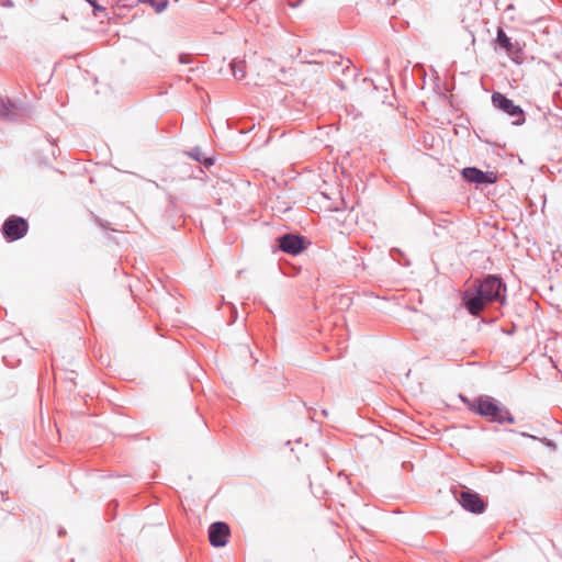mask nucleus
Returning a JSON list of instances; mask_svg holds the SVG:
<instances>
[{"mask_svg": "<svg viewBox=\"0 0 562 562\" xmlns=\"http://www.w3.org/2000/svg\"><path fill=\"white\" fill-rule=\"evenodd\" d=\"M460 305L471 316L479 317L482 312L497 304L503 306L507 302V285L498 274H485L460 293Z\"/></svg>", "mask_w": 562, "mask_h": 562, "instance_id": "nucleus-1", "label": "nucleus"}, {"mask_svg": "<svg viewBox=\"0 0 562 562\" xmlns=\"http://www.w3.org/2000/svg\"><path fill=\"white\" fill-rule=\"evenodd\" d=\"M471 412L487 419L490 423L499 425L514 424L516 422L514 415L502 402L486 394H481L474 398Z\"/></svg>", "mask_w": 562, "mask_h": 562, "instance_id": "nucleus-2", "label": "nucleus"}, {"mask_svg": "<svg viewBox=\"0 0 562 562\" xmlns=\"http://www.w3.org/2000/svg\"><path fill=\"white\" fill-rule=\"evenodd\" d=\"M311 244L312 241L306 236L290 232L277 236L272 248L273 252L282 251L291 256H299L306 250Z\"/></svg>", "mask_w": 562, "mask_h": 562, "instance_id": "nucleus-3", "label": "nucleus"}, {"mask_svg": "<svg viewBox=\"0 0 562 562\" xmlns=\"http://www.w3.org/2000/svg\"><path fill=\"white\" fill-rule=\"evenodd\" d=\"M451 493L460 506L472 514H483L487 507L486 501L475 491L458 485L451 487Z\"/></svg>", "mask_w": 562, "mask_h": 562, "instance_id": "nucleus-4", "label": "nucleus"}, {"mask_svg": "<svg viewBox=\"0 0 562 562\" xmlns=\"http://www.w3.org/2000/svg\"><path fill=\"white\" fill-rule=\"evenodd\" d=\"M492 104L498 111L507 114L513 119L512 124L515 126H520L525 123L526 116L525 111L518 104H515L512 99H509L506 94L494 91L491 97Z\"/></svg>", "mask_w": 562, "mask_h": 562, "instance_id": "nucleus-5", "label": "nucleus"}, {"mask_svg": "<svg viewBox=\"0 0 562 562\" xmlns=\"http://www.w3.org/2000/svg\"><path fill=\"white\" fill-rule=\"evenodd\" d=\"M30 225L25 217L9 215L1 225V234L5 241L13 243L26 236Z\"/></svg>", "mask_w": 562, "mask_h": 562, "instance_id": "nucleus-6", "label": "nucleus"}, {"mask_svg": "<svg viewBox=\"0 0 562 562\" xmlns=\"http://www.w3.org/2000/svg\"><path fill=\"white\" fill-rule=\"evenodd\" d=\"M493 45L495 52H504L514 63H521L524 52L520 44L508 36L503 27H497Z\"/></svg>", "mask_w": 562, "mask_h": 562, "instance_id": "nucleus-7", "label": "nucleus"}, {"mask_svg": "<svg viewBox=\"0 0 562 562\" xmlns=\"http://www.w3.org/2000/svg\"><path fill=\"white\" fill-rule=\"evenodd\" d=\"M209 541L214 548L225 547L231 536V528L224 521H214L209 526Z\"/></svg>", "mask_w": 562, "mask_h": 562, "instance_id": "nucleus-8", "label": "nucleus"}, {"mask_svg": "<svg viewBox=\"0 0 562 562\" xmlns=\"http://www.w3.org/2000/svg\"><path fill=\"white\" fill-rule=\"evenodd\" d=\"M461 175L465 181L476 184H493L497 180L494 172L483 171L477 167H465L462 169Z\"/></svg>", "mask_w": 562, "mask_h": 562, "instance_id": "nucleus-9", "label": "nucleus"}, {"mask_svg": "<svg viewBox=\"0 0 562 562\" xmlns=\"http://www.w3.org/2000/svg\"><path fill=\"white\" fill-rule=\"evenodd\" d=\"M318 54H328L333 57V59L321 63L322 65H325L331 72L340 71L341 74L347 75L352 68V61L350 59H345L342 56L336 54L335 52L321 49Z\"/></svg>", "mask_w": 562, "mask_h": 562, "instance_id": "nucleus-10", "label": "nucleus"}, {"mask_svg": "<svg viewBox=\"0 0 562 562\" xmlns=\"http://www.w3.org/2000/svg\"><path fill=\"white\" fill-rule=\"evenodd\" d=\"M23 110L21 102L13 101L10 98L0 99V120L8 122H18L19 112Z\"/></svg>", "mask_w": 562, "mask_h": 562, "instance_id": "nucleus-11", "label": "nucleus"}, {"mask_svg": "<svg viewBox=\"0 0 562 562\" xmlns=\"http://www.w3.org/2000/svg\"><path fill=\"white\" fill-rule=\"evenodd\" d=\"M139 3L149 5L155 13H162L169 5V0H117V7L133 8Z\"/></svg>", "mask_w": 562, "mask_h": 562, "instance_id": "nucleus-12", "label": "nucleus"}, {"mask_svg": "<svg viewBox=\"0 0 562 562\" xmlns=\"http://www.w3.org/2000/svg\"><path fill=\"white\" fill-rule=\"evenodd\" d=\"M416 207L420 214H424L425 216H427L432 222L434 225L438 226V228H445L446 224L450 223L449 220H447L445 217L437 216L434 212L426 211V210L422 209L420 206H416Z\"/></svg>", "mask_w": 562, "mask_h": 562, "instance_id": "nucleus-13", "label": "nucleus"}, {"mask_svg": "<svg viewBox=\"0 0 562 562\" xmlns=\"http://www.w3.org/2000/svg\"><path fill=\"white\" fill-rule=\"evenodd\" d=\"M279 269L282 274L288 276V277H294L300 272L301 267H297L293 263L284 261V262H279Z\"/></svg>", "mask_w": 562, "mask_h": 562, "instance_id": "nucleus-14", "label": "nucleus"}, {"mask_svg": "<svg viewBox=\"0 0 562 562\" xmlns=\"http://www.w3.org/2000/svg\"><path fill=\"white\" fill-rule=\"evenodd\" d=\"M231 69H232V72H233V76L235 77V79L237 80H241L246 72H245V66H244V61H236V60H233L231 63Z\"/></svg>", "mask_w": 562, "mask_h": 562, "instance_id": "nucleus-15", "label": "nucleus"}, {"mask_svg": "<svg viewBox=\"0 0 562 562\" xmlns=\"http://www.w3.org/2000/svg\"><path fill=\"white\" fill-rule=\"evenodd\" d=\"M186 154L198 162H200L205 155L199 146L191 148L190 150L186 151Z\"/></svg>", "mask_w": 562, "mask_h": 562, "instance_id": "nucleus-16", "label": "nucleus"}, {"mask_svg": "<svg viewBox=\"0 0 562 562\" xmlns=\"http://www.w3.org/2000/svg\"><path fill=\"white\" fill-rule=\"evenodd\" d=\"M85 1L91 5L94 15H97L99 12L105 11V8L102 7L101 4H99L97 0H85Z\"/></svg>", "mask_w": 562, "mask_h": 562, "instance_id": "nucleus-17", "label": "nucleus"}, {"mask_svg": "<svg viewBox=\"0 0 562 562\" xmlns=\"http://www.w3.org/2000/svg\"><path fill=\"white\" fill-rule=\"evenodd\" d=\"M178 60L180 64L189 65L193 61V56L189 53H180L178 56Z\"/></svg>", "mask_w": 562, "mask_h": 562, "instance_id": "nucleus-18", "label": "nucleus"}, {"mask_svg": "<svg viewBox=\"0 0 562 562\" xmlns=\"http://www.w3.org/2000/svg\"><path fill=\"white\" fill-rule=\"evenodd\" d=\"M216 159L212 156H203V158L201 159L200 164H202L203 166L205 167H211L215 164Z\"/></svg>", "mask_w": 562, "mask_h": 562, "instance_id": "nucleus-19", "label": "nucleus"}, {"mask_svg": "<svg viewBox=\"0 0 562 562\" xmlns=\"http://www.w3.org/2000/svg\"><path fill=\"white\" fill-rule=\"evenodd\" d=\"M459 398L467 405L468 409L471 412V405L474 403V398L470 400L468 396L463 394H459Z\"/></svg>", "mask_w": 562, "mask_h": 562, "instance_id": "nucleus-20", "label": "nucleus"}, {"mask_svg": "<svg viewBox=\"0 0 562 562\" xmlns=\"http://www.w3.org/2000/svg\"><path fill=\"white\" fill-rule=\"evenodd\" d=\"M0 7L2 8H13L14 3L12 0H0Z\"/></svg>", "mask_w": 562, "mask_h": 562, "instance_id": "nucleus-21", "label": "nucleus"}, {"mask_svg": "<svg viewBox=\"0 0 562 562\" xmlns=\"http://www.w3.org/2000/svg\"><path fill=\"white\" fill-rule=\"evenodd\" d=\"M395 254H398L400 256L404 257V254L401 251V249L393 248V249L391 250V255H392V257H393L395 260H397V259H396V257H395Z\"/></svg>", "mask_w": 562, "mask_h": 562, "instance_id": "nucleus-22", "label": "nucleus"}, {"mask_svg": "<svg viewBox=\"0 0 562 562\" xmlns=\"http://www.w3.org/2000/svg\"><path fill=\"white\" fill-rule=\"evenodd\" d=\"M519 435H520L521 437H527V438H531V439H537V437H536V436H532V435L527 434V432H522V431H521V432H519Z\"/></svg>", "mask_w": 562, "mask_h": 562, "instance_id": "nucleus-23", "label": "nucleus"}, {"mask_svg": "<svg viewBox=\"0 0 562 562\" xmlns=\"http://www.w3.org/2000/svg\"><path fill=\"white\" fill-rule=\"evenodd\" d=\"M65 535H66V529H65V528H63V527H59V529H58V536H59V537H63V536H65Z\"/></svg>", "mask_w": 562, "mask_h": 562, "instance_id": "nucleus-24", "label": "nucleus"}, {"mask_svg": "<svg viewBox=\"0 0 562 562\" xmlns=\"http://www.w3.org/2000/svg\"><path fill=\"white\" fill-rule=\"evenodd\" d=\"M302 1H303V0H297L295 3H293V4H292V7H294V8H295V7L300 5Z\"/></svg>", "mask_w": 562, "mask_h": 562, "instance_id": "nucleus-25", "label": "nucleus"}, {"mask_svg": "<svg viewBox=\"0 0 562 562\" xmlns=\"http://www.w3.org/2000/svg\"><path fill=\"white\" fill-rule=\"evenodd\" d=\"M339 87H340L341 89H344V88H345V86H344V83H342L341 81H339Z\"/></svg>", "mask_w": 562, "mask_h": 562, "instance_id": "nucleus-26", "label": "nucleus"}, {"mask_svg": "<svg viewBox=\"0 0 562 562\" xmlns=\"http://www.w3.org/2000/svg\"><path fill=\"white\" fill-rule=\"evenodd\" d=\"M98 223L100 226L104 227L103 223L101 222V220H98Z\"/></svg>", "mask_w": 562, "mask_h": 562, "instance_id": "nucleus-27", "label": "nucleus"}, {"mask_svg": "<svg viewBox=\"0 0 562 562\" xmlns=\"http://www.w3.org/2000/svg\"><path fill=\"white\" fill-rule=\"evenodd\" d=\"M404 266H408L409 265V261L407 259H405V262L403 263Z\"/></svg>", "mask_w": 562, "mask_h": 562, "instance_id": "nucleus-28", "label": "nucleus"}, {"mask_svg": "<svg viewBox=\"0 0 562 562\" xmlns=\"http://www.w3.org/2000/svg\"><path fill=\"white\" fill-rule=\"evenodd\" d=\"M357 76H358V74L356 71H353L352 77L356 78Z\"/></svg>", "mask_w": 562, "mask_h": 562, "instance_id": "nucleus-29", "label": "nucleus"}, {"mask_svg": "<svg viewBox=\"0 0 562 562\" xmlns=\"http://www.w3.org/2000/svg\"><path fill=\"white\" fill-rule=\"evenodd\" d=\"M235 316L237 315V308L234 306Z\"/></svg>", "mask_w": 562, "mask_h": 562, "instance_id": "nucleus-30", "label": "nucleus"}, {"mask_svg": "<svg viewBox=\"0 0 562 562\" xmlns=\"http://www.w3.org/2000/svg\"><path fill=\"white\" fill-rule=\"evenodd\" d=\"M290 445H291V441H290V440H288V441L285 442V446H290Z\"/></svg>", "mask_w": 562, "mask_h": 562, "instance_id": "nucleus-31", "label": "nucleus"}, {"mask_svg": "<svg viewBox=\"0 0 562 562\" xmlns=\"http://www.w3.org/2000/svg\"><path fill=\"white\" fill-rule=\"evenodd\" d=\"M176 2H178L179 0H175Z\"/></svg>", "mask_w": 562, "mask_h": 562, "instance_id": "nucleus-32", "label": "nucleus"}]
</instances>
